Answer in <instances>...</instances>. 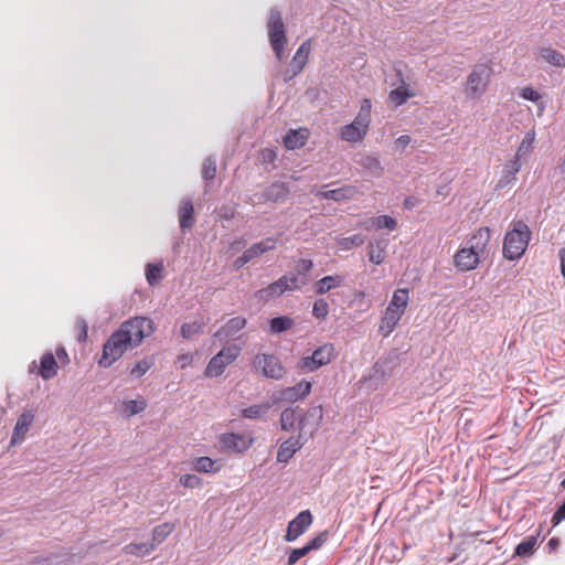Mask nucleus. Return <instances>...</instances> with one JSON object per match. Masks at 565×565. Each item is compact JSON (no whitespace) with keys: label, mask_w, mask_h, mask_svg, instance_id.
<instances>
[{"label":"nucleus","mask_w":565,"mask_h":565,"mask_svg":"<svg viewBox=\"0 0 565 565\" xmlns=\"http://www.w3.org/2000/svg\"><path fill=\"white\" fill-rule=\"evenodd\" d=\"M280 424H305L301 409L286 408L280 415Z\"/></svg>","instance_id":"35"},{"label":"nucleus","mask_w":565,"mask_h":565,"mask_svg":"<svg viewBox=\"0 0 565 565\" xmlns=\"http://www.w3.org/2000/svg\"><path fill=\"white\" fill-rule=\"evenodd\" d=\"M178 362L182 369L186 367L192 363V355L190 354H182L178 358Z\"/></svg>","instance_id":"62"},{"label":"nucleus","mask_w":565,"mask_h":565,"mask_svg":"<svg viewBox=\"0 0 565 565\" xmlns=\"http://www.w3.org/2000/svg\"><path fill=\"white\" fill-rule=\"evenodd\" d=\"M480 262V256L468 246L460 248L454 256L455 266L461 271L475 269Z\"/></svg>","instance_id":"13"},{"label":"nucleus","mask_w":565,"mask_h":565,"mask_svg":"<svg viewBox=\"0 0 565 565\" xmlns=\"http://www.w3.org/2000/svg\"><path fill=\"white\" fill-rule=\"evenodd\" d=\"M289 188L284 182H275L262 192L254 193L249 201L252 204H263L267 202H282L289 194Z\"/></svg>","instance_id":"8"},{"label":"nucleus","mask_w":565,"mask_h":565,"mask_svg":"<svg viewBox=\"0 0 565 565\" xmlns=\"http://www.w3.org/2000/svg\"><path fill=\"white\" fill-rule=\"evenodd\" d=\"M154 331L153 321L147 317H135L121 323L103 345L99 365L110 366L130 349L138 347L145 338Z\"/></svg>","instance_id":"1"},{"label":"nucleus","mask_w":565,"mask_h":565,"mask_svg":"<svg viewBox=\"0 0 565 565\" xmlns=\"http://www.w3.org/2000/svg\"><path fill=\"white\" fill-rule=\"evenodd\" d=\"M312 523V514L309 510L301 511L294 520H291L287 527L285 540L292 542L303 534Z\"/></svg>","instance_id":"12"},{"label":"nucleus","mask_w":565,"mask_h":565,"mask_svg":"<svg viewBox=\"0 0 565 565\" xmlns=\"http://www.w3.org/2000/svg\"><path fill=\"white\" fill-rule=\"evenodd\" d=\"M33 419H34V415H33L32 411H25L20 415L17 424H31L33 422Z\"/></svg>","instance_id":"59"},{"label":"nucleus","mask_w":565,"mask_h":565,"mask_svg":"<svg viewBox=\"0 0 565 565\" xmlns=\"http://www.w3.org/2000/svg\"><path fill=\"white\" fill-rule=\"evenodd\" d=\"M277 241L273 237H267L258 243L253 244L246 250H244L246 258L253 260L254 258L263 255L268 250H273L276 247Z\"/></svg>","instance_id":"21"},{"label":"nucleus","mask_w":565,"mask_h":565,"mask_svg":"<svg viewBox=\"0 0 565 565\" xmlns=\"http://www.w3.org/2000/svg\"><path fill=\"white\" fill-rule=\"evenodd\" d=\"M29 426H14V430L10 440V446L20 445L26 436Z\"/></svg>","instance_id":"50"},{"label":"nucleus","mask_w":565,"mask_h":565,"mask_svg":"<svg viewBox=\"0 0 565 565\" xmlns=\"http://www.w3.org/2000/svg\"><path fill=\"white\" fill-rule=\"evenodd\" d=\"M329 313V305L324 299H317L312 306V315L317 319H324Z\"/></svg>","instance_id":"47"},{"label":"nucleus","mask_w":565,"mask_h":565,"mask_svg":"<svg viewBox=\"0 0 565 565\" xmlns=\"http://www.w3.org/2000/svg\"><path fill=\"white\" fill-rule=\"evenodd\" d=\"M493 75L490 62L477 63L466 79L465 93L470 99H479L486 94Z\"/></svg>","instance_id":"3"},{"label":"nucleus","mask_w":565,"mask_h":565,"mask_svg":"<svg viewBox=\"0 0 565 565\" xmlns=\"http://www.w3.org/2000/svg\"><path fill=\"white\" fill-rule=\"evenodd\" d=\"M364 236L361 235V234H355V235H352V236H349V237H342L339 239L338 244L339 246L344 249V250H348L354 246H361L364 244Z\"/></svg>","instance_id":"43"},{"label":"nucleus","mask_w":565,"mask_h":565,"mask_svg":"<svg viewBox=\"0 0 565 565\" xmlns=\"http://www.w3.org/2000/svg\"><path fill=\"white\" fill-rule=\"evenodd\" d=\"M269 411L268 404L252 405L242 411L243 417L247 419H263L264 415Z\"/></svg>","instance_id":"36"},{"label":"nucleus","mask_w":565,"mask_h":565,"mask_svg":"<svg viewBox=\"0 0 565 565\" xmlns=\"http://www.w3.org/2000/svg\"><path fill=\"white\" fill-rule=\"evenodd\" d=\"M256 370H260L263 375L273 380H280L286 374V369L280 360L273 354L258 353L253 363Z\"/></svg>","instance_id":"7"},{"label":"nucleus","mask_w":565,"mask_h":565,"mask_svg":"<svg viewBox=\"0 0 565 565\" xmlns=\"http://www.w3.org/2000/svg\"><path fill=\"white\" fill-rule=\"evenodd\" d=\"M359 163L374 177H380L383 173L381 161L375 156H364Z\"/></svg>","instance_id":"31"},{"label":"nucleus","mask_w":565,"mask_h":565,"mask_svg":"<svg viewBox=\"0 0 565 565\" xmlns=\"http://www.w3.org/2000/svg\"><path fill=\"white\" fill-rule=\"evenodd\" d=\"M409 300V292L407 288H398L394 291L393 297L388 303L392 308L398 309L402 312H405Z\"/></svg>","instance_id":"30"},{"label":"nucleus","mask_w":565,"mask_h":565,"mask_svg":"<svg viewBox=\"0 0 565 565\" xmlns=\"http://www.w3.org/2000/svg\"><path fill=\"white\" fill-rule=\"evenodd\" d=\"M521 96L524 99H527V100H531V102H537L541 98V95L536 90L531 88V87L523 88L522 92H521Z\"/></svg>","instance_id":"56"},{"label":"nucleus","mask_w":565,"mask_h":565,"mask_svg":"<svg viewBox=\"0 0 565 565\" xmlns=\"http://www.w3.org/2000/svg\"><path fill=\"white\" fill-rule=\"evenodd\" d=\"M412 96L413 94L409 93L407 86L402 85L390 93L388 99L394 106L397 107L405 104Z\"/></svg>","instance_id":"33"},{"label":"nucleus","mask_w":565,"mask_h":565,"mask_svg":"<svg viewBox=\"0 0 565 565\" xmlns=\"http://www.w3.org/2000/svg\"><path fill=\"white\" fill-rule=\"evenodd\" d=\"M203 324L200 322L183 323L181 327V334L183 338L189 339L194 334L201 333Z\"/></svg>","instance_id":"48"},{"label":"nucleus","mask_w":565,"mask_h":565,"mask_svg":"<svg viewBox=\"0 0 565 565\" xmlns=\"http://www.w3.org/2000/svg\"><path fill=\"white\" fill-rule=\"evenodd\" d=\"M333 355V345L323 344L317 348L311 355L302 356L298 363L297 369L300 372H313L319 367L327 365L331 362Z\"/></svg>","instance_id":"6"},{"label":"nucleus","mask_w":565,"mask_h":565,"mask_svg":"<svg viewBox=\"0 0 565 565\" xmlns=\"http://www.w3.org/2000/svg\"><path fill=\"white\" fill-rule=\"evenodd\" d=\"M75 327L78 330L77 340L81 342L85 341L87 338V330H88L86 321L83 318H77L76 322H75Z\"/></svg>","instance_id":"53"},{"label":"nucleus","mask_w":565,"mask_h":565,"mask_svg":"<svg viewBox=\"0 0 565 565\" xmlns=\"http://www.w3.org/2000/svg\"><path fill=\"white\" fill-rule=\"evenodd\" d=\"M311 382L309 381H301L298 384L286 387L280 392V397L282 401L286 402H296L298 399H302L306 396H308L311 392Z\"/></svg>","instance_id":"14"},{"label":"nucleus","mask_w":565,"mask_h":565,"mask_svg":"<svg viewBox=\"0 0 565 565\" xmlns=\"http://www.w3.org/2000/svg\"><path fill=\"white\" fill-rule=\"evenodd\" d=\"M246 244V241L244 239H237V241H234L232 244H231V248L233 250H238L239 248L244 247Z\"/></svg>","instance_id":"64"},{"label":"nucleus","mask_w":565,"mask_h":565,"mask_svg":"<svg viewBox=\"0 0 565 565\" xmlns=\"http://www.w3.org/2000/svg\"><path fill=\"white\" fill-rule=\"evenodd\" d=\"M216 174V161L212 157H207L202 166V177L204 180H213Z\"/></svg>","instance_id":"46"},{"label":"nucleus","mask_w":565,"mask_h":565,"mask_svg":"<svg viewBox=\"0 0 565 565\" xmlns=\"http://www.w3.org/2000/svg\"><path fill=\"white\" fill-rule=\"evenodd\" d=\"M173 526L169 523L158 525L152 531V543L154 547L162 543L164 539L172 532Z\"/></svg>","instance_id":"38"},{"label":"nucleus","mask_w":565,"mask_h":565,"mask_svg":"<svg viewBox=\"0 0 565 565\" xmlns=\"http://www.w3.org/2000/svg\"><path fill=\"white\" fill-rule=\"evenodd\" d=\"M162 269L163 265L161 263L147 265L146 277L149 285L153 286L161 279Z\"/></svg>","instance_id":"42"},{"label":"nucleus","mask_w":565,"mask_h":565,"mask_svg":"<svg viewBox=\"0 0 565 565\" xmlns=\"http://www.w3.org/2000/svg\"><path fill=\"white\" fill-rule=\"evenodd\" d=\"M280 280L284 281L286 291L301 289L307 284V279L305 277H300L297 274L284 275L280 277Z\"/></svg>","instance_id":"34"},{"label":"nucleus","mask_w":565,"mask_h":565,"mask_svg":"<svg viewBox=\"0 0 565 565\" xmlns=\"http://www.w3.org/2000/svg\"><path fill=\"white\" fill-rule=\"evenodd\" d=\"M536 58L556 67H565L564 54L552 47H540L536 53Z\"/></svg>","instance_id":"19"},{"label":"nucleus","mask_w":565,"mask_h":565,"mask_svg":"<svg viewBox=\"0 0 565 565\" xmlns=\"http://www.w3.org/2000/svg\"><path fill=\"white\" fill-rule=\"evenodd\" d=\"M355 125L362 127L366 131H369V127L371 124V115L358 113L356 117L353 120Z\"/></svg>","instance_id":"54"},{"label":"nucleus","mask_w":565,"mask_h":565,"mask_svg":"<svg viewBox=\"0 0 565 565\" xmlns=\"http://www.w3.org/2000/svg\"><path fill=\"white\" fill-rule=\"evenodd\" d=\"M491 238V232L489 227H480L467 242V246L477 253L478 256H482L486 252Z\"/></svg>","instance_id":"15"},{"label":"nucleus","mask_w":565,"mask_h":565,"mask_svg":"<svg viewBox=\"0 0 565 565\" xmlns=\"http://www.w3.org/2000/svg\"><path fill=\"white\" fill-rule=\"evenodd\" d=\"M386 243L384 241L370 242L367 245L369 260L375 265H381L385 259Z\"/></svg>","instance_id":"24"},{"label":"nucleus","mask_w":565,"mask_h":565,"mask_svg":"<svg viewBox=\"0 0 565 565\" xmlns=\"http://www.w3.org/2000/svg\"><path fill=\"white\" fill-rule=\"evenodd\" d=\"M536 542H537V540L533 535L526 537L523 542H521L516 546V548H515L516 555H519V556L530 555L533 552V550H534V547L536 545Z\"/></svg>","instance_id":"44"},{"label":"nucleus","mask_w":565,"mask_h":565,"mask_svg":"<svg viewBox=\"0 0 565 565\" xmlns=\"http://www.w3.org/2000/svg\"><path fill=\"white\" fill-rule=\"evenodd\" d=\"M313 267V263L310 259H300L297 264V275L305 277L308 280V275Z\"/></svg>","instance_id":"51"},{"label":"nucleus","mask_w":565,"mask_h":565,"mask_svg":"<svg viewBox=\"0 0 565 565\" xmlns=\"http://www.w3.org/2000/svg\"><path fill=\"white\" fill-rule=\"evenodd\" d=\"M179 482L184 488H191V489L200 488L202 486L201 478L198 477L196 475H192V473H185V475L181 476Z\"/></svg>","instance_id":"49"},{"label":"nucleus","mask_w":565,"mask_h":565,"mask_svg":"<svg viewBox=\"0 0 565 565\" xmlns=\"http://www.w3.org/2000/svg\"><path fill=\"white\" fill-rule=\"evenodd\" d=\"M326 541V533H321L317 535L311 542H309L306 546L308 552L319 548Z\"/></svg>","instance_id":"55"},{"label":"nucleus","mask_w":565,"mask_h":565,"mask_svg":"<svg viewBox=\"0 0 565 565\" xmlns=\"http://www.w3.org/2000/svg\"><path fill=\"white\" fill-rule=\"evenodd\" d=\"M343 284V278L339 275L326 276L315 284L316 292L319 295L327 294L331 289L340 287Z\"/></svg>","instance_id":"26"},{"label":"nucleus","mask_w":565,"mask_h":565,"mask_svg":"<svg viewBox=\"0 0 565 565\" xmlns=\"http://www.w3.org/2000/svg\"><path fill=\"white\" fill-rule=\"evenodd\" d=\"M153 365V361L151 359H142L139 360L135 366L130 371V375L138 379L146 374L150 367Z\"/></svg>","instance_id":"45"},{"label":"nucleus","mask_w":565,"mask_h":565,"mask_svg":"<svg viewBox=\"0 0 565 565\" xmlns=\"http://www.w3.org/2000/svg\"><path fill=\"white\" fill-rule=\"evenodd\" d=\"M563 520H565V500L564 503L557 509V511L554 513L552 518V521L555 525Z\"/></svg>","instance_id":"58"},{"label":"nucleus","mask_w":565,"mask_h":565,"mask_svg":"<svg viewBox=\"0 0 565 565\" xmlns=\"http://www.w3.org/2000/svg\"><path fill=\"white\" fill-rule=\"evenodd\" d=\"M403 315L404 312L399 311L398 309L387 306L382 318L380 330L383 331L385 334L391 333L398 323V321L401 320Z\"/></svg>","instance_id":"20"},{"label":"nucleus","mask_w":565,"mask_h":565,"mask_svg":"<svg viewBox=\"0 0 565 565\" xmlns=\"http://www.w3.org/2000/svg\"><path fill=\"white\" fill-rule=\"evenodd\" d=\"M372 104L371 100L365 98L362 100L359 113L371 115Z\"/></svg>","instance_id":"61"},{"label":"nucleus","mask_w":565,"mask_h":565,"mask_svg":"<svg viewBox=\"0 0 565 565\" xmlns=\"http://www.w3.org/2000/svg\"><path fill=\"white\" fill-rule=\"evenodd\" d=\"M267 26L270 46L276 57L281 60L287 43V38L281 13L278 9L273 8L270 10Z\"/></svg>","instance_id":"4"},{"label":"nucleus","mask_w":565,"mask_h":565,"mask_svg":"<svg viewBox=\"0 0 565 565\" xmlns=\"http://www.w3.org/2000/svg\"><path fill=\"white\" fill-rule=\"evenodd\" d=\"M512 228L505 233L502 253L504 258L515 260L522 257L531 239L529 226L521 220L513 221Z\"/></svg>","instance_id":"2"},{"label":"nucleus","mask_w":565,"mask_h":565,"mask_svg":"<svg viewBox=\"0 0 565 565\" xmlns=\"http://www.w3.org/2000/svg\"><path fill=\"white\" fill-rule=\"evenodd\" d=\"M371 222L372 226H374V228L376 230L387 228L390 231H393L397 226V222L395 221V218H393L390 215H380L377 217H373Z\"/></svg>","instance_id":"41"},{"label":"nucleus","mask_w":565,"mask_h":565,"mask_svg":"<svg viewBox=\"0 0 565 565\" xmlns=\"http://www.w3.org/2000/svg\"><path fill=\"white\" fill-rule=\"evenodd\" d=\"M367 131L363 129L362 127L355 125L354 121H352L349 125H345L340 132L341 139L348 141V142H360L364 139Z\"/></svg>","instance_id":"23"},{"label":"nucleus","mask_w":565,"mask_h":565,"mask_svg":"<svg viewBox=\"0 0 565 565\" xmlns=\"http://www.w3.org/2000/svg\"><path fill=\"white\" fill-rule=\"evenodd\" d=\"M275 152L273 150H265L263 152V158L265 161L273 162L275 160Z\"/></svg>","instance_id":"63"},{"label":"nucleus","mask_w":565,"mask_h":565,"mask_svg":"<svg viewBox=\"0 0 565 565\" xmlns=\"http://www.w3.org/2000/svg\"><path fill=\"white\" fill-rule=\"evenodd\" d=\"M247 263H249V259H247L245 253H243L239 257H237L234 260L233 267H234V269L237 270V269L242 268L244 265H246Z\"/></svg>","instance_id":"60"},{"label":"nucleus","mask_w":565,"mask_h":565,"mask_svg":"<svg viewBox=\"0 0 565 565\" xmlns=\"http://www.w3.org/2000/svg\"><path fill=\"white\" fill-rule=\"evenodd\" d=\"M146 408V401L143 398L127 401L122 404V413L131 416L142 412Z\"/></svg>","instance_id":"39"},{"label":"nucleus","mask_w":565,"mask_h":565,"mask_svg":"<svg viewBox=\"0 0 565 565\" xmlns=\"http://www.w3.org/2000/svg\"><path fill=\"white\" fill-rule=\"evenodd\" d=\"M253 441L254 438L247 433H227L220 436V445L226 451L244 452Z\"/></svg>","instance_id":"9"},{"label":"nucleus","mask_w":565,"mask_h":565,"mask_svg":"<svg viewBox=\"0 0 565 565\" xmlns=\"http://www.w3.org/2000/svg\"><path fill=\"white\" fill-rule=\"evenodd\" d=\"M358 193L355 186L345 185L342 188L319 192L318 196L326 200H333L335 202L347 201L353 199Z\"/></svg>","instance_id":"17"},{"label":"nucleus","mask_w":565,"mask_h":565,"mask_svg":"<svg viewBox=\"0 0 565 565\" xmlns=\"http://www.w3.org/2000/svg\"><path fill=\"white\" fill-rule=\"evenodd\" d=\"M412 141V138L408 135H402L399 136L396 141L395 146L397 149L404 150Z\"/></svg>","instance_id":"57"},{"label":"nucleus","mask_w":565,"mask_h":565,"mask_svg":"<svg viewBox=\"0 0 565 565\" xmlns=\"http://www.w3.org/2000/svg\"><path fill=\"white\" fill-rule=\"evenodd\" d=\"M57 363L51 352L45 353L41 359L40 375L44 380H50L56 375Z\"/></svg>","instance_id":"25"},{"label":"nucleus","mask_w":565,"mask_h":565,"mask_svg":"<svg viewBox=\"0 0 565 565\" xmlns=\"http://www.w3.org/2000/svg\"><path fill=\"white\" fill-rule=\"evenodd\" d=\"M273 333H280L289 330L294 326V320L289 317H276L269 322Z\"/></svg>","instance_id":"37"},{"label":"nucleus","mask_w":565,"mask_h":565,"mask_svg":"<svg viewBox=\"0 0 565 565\" xmlns=\"http://www.w3.org/2000/svg\"><path fill=\"white\" fill-rule=\"evenodd\" d=\"M241 353V348L237 345H228L223 348L216 355H214L205 367V375L207 377L220 376L225 367L234 362Z\"/></svg>","instance_id":"5"},{"label":"nucleus","mask_w":565,"mask_h":565,"mask_svg":"<svg viewBox=\"0 0 565 565\" xmlns=\"http://www.w3.org/2000/svg\"><path fill=\"white\" fill-rule=\"evenodd\" d=\"M154 550V544L151 543H130L127 544L122 552L126 554L135 555L138 557L150 554Z\"/></svg>","instance_id":"32"},{"label":"nucleus","mask_w":565,"mask_h":565,"mask_svg":"<svg viewBox=\"0 0 565 565\" xmlns=\"http://www.w3.org/2000/svg\"><path fill=\"white\" fill-rule=\"evenodd\" d=\"M311 51L310 40H306L301 43V45L296 51L289 67L284 72V81L289 82L294 77H296L307 64L309 54Z\"/></svg>","instance_id":"10"},{"label":"nucleus","mask_w":565,"mask_h":565,"mask_svg":"<svg viewBox=\"0 0 565 565\" xmlns=\"http://www.w3.org/2000/svg\"><path fill=\"white\" fill-rule=\"evenodd\" d=\"M246 326V319L243 317H234L230 319L214 334L216 338H231Z\"/></svg>","instance_id":"22"},{"label":"nucleus","mask_w":565,"mask_h":565,"mask_svg":"<svg viewBox=\"0 0 565 565\" xmlns=\"http://www.w3.org/2000/svg\"><path fill=\"white\" fill-rule=\"evenodd\" d=\"M308 548L306 546L301 548H295L291 551L288 557V565H295L301 557L308 554Z\"/></svg>","instance_id":"52"},{"label":"nucleus","mask_w":565,"mask_h":565,"mask_svg":"<svg viewBox=\"0 0 565 565\" xmlns=\"http://www.w3.org/2000/svg\"><path fill=\"white\" fill-rule=\"evenodd\" d=\"M179 222L182 231L194 225V207L190 198H184L179 205Z\"/></svg>","instance_id":"16"},{"label":"nucleus","mask_w":565,"mask_h":565,"mask_svg":"<svg viewBox=\"0 0 565 565\" xmlns=\"http://www.w3.org/2000/svg\"><path fill=\"white\" fill-rule=\"evenodd\" d=\"M306 142V135L301 130H290L284 137V145L287 149L294 150L300 148Z\"/></svg>","instance_id":"29"},{"label":"nucleus","mask_w":565,"mask_h":565,"mask_svg":"<svg viewBox=\"0 0 565 565\" xmlns=\"http://www.w3.org/2000/svg\"><path fill=\"white\" fill-rule=\"evenodd\" d=\"M307 437L302 434L301 430H298L297 435H292L280 445L277 451V461L287 463L292 458V456L305 445Z\"/></svg>","instance_id":"11"},{"label":"nucleus","mask_w":565,"mask_h":565,"mask_svg":"<svg viewBox=\"0 0 565 565\" xmlns=\"http://www.w3.org/2000/svg\"><path fill=\"white\" fill-rule=\"evenodd\" d=\"M191 468L196 472L214 475L221 470L222 465L210 457H195L191 460Z\"/></svg>","instance_id":"18"},{"label":"nucleus","mask_w":565,"mask_h":565,"mask_svg":"<svg viewBox=\"0 0 565 565\" xmlns=\"http://www.w3.org/2000/svg\"><path fill=\"white\" fill-rule=\"evenodd\" d=\"M521 161L518 157H514V159L508 162L504 167L503 175L500 179L498 186L503 188L509 184L514 179V175L521 170Z\"/></svg>","instance_id":"28"},{"label":"nucleus","mask_w":565,"mask_h":565,"mask_svg":"<svg viewBox=\"0 0 565 565\" xmlns=\"http://www.w3.org/2000/svg\"><path fill=\"white\" fill-rule=\"evenodd\" d=\"M285 291H286V286L284 285V281H281L279 278L276 281H274L273 284H270L269 286H267L266 288L258 290L256 296L260 300L267 301L271 298L281 296Z\"/></svg>","instance_id":"27"},{"label":"nucleus","mask_w":565,"mask_h":565,"mask_svg":"<svg viewBox=\"0 0 565 565\" xmlns=\"http://www.w3.org/2000/svg\"><path fill=\"white\" fill-rule=\"evenodd\" d=\"M534 141H535V131L529 130L525 134L521 145L519 146L515 157H518L520 159L521 157H523L524 154L530 152L533 148Z\"/></svg>","instance_id":"40"}]
</instances>
